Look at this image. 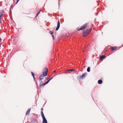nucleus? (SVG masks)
<instances>
[{
    "label": "nucleus",
    "mask_w": 123,
    "mask_h": 123,
    "mask_svg": "<svg viewBox=\"0 0 123 123\" xmlns=\"http://www.w3.org/2000/svg\"><path fill=\"white\" fill-rule=\"evenodd\" d=\"M50 81V80H48L46 82L44 83V84L45 85L47 84Z\"/></svg>",
    "instance_id": "f8f14e48"
},
{
    "label": "nucleus",
    "mask_w": 123,
    "mask_h": 123,
    "mask_svg": "<svg viewBox=\"0 0 123 123\" xmlns=\"http://www.w3.org/2000/svg\"><path fill=\"white\" fill-rule=\"evenodd\" d=\"M108 50L107 48H105L104 50V51L106 52Z\"/></svg>",
    "instance_id": "6ab92c4d"
},
{
    "label": "nucleus",
    "mask_w": 123,
    "mask_h": 123,
    "mask_svg": "<svg viewBox=\"0 0 123 123\" xmlns=\"http://www.w3.org/2000/svg\"><path fill=\"white\" fill-rule=\"evenodd\" d=\"M105 57V55H102L100 57V58L101 59H102L104 58Z\"/></svg>",
    "instance_id": "9b49d317"
},
{
    "label": "nucleus",
    "mask_w": 123,
    "mask_h": 123,
    "mask_svg": "<svg viewBox=\"0 0 123 123\" xmlns=\"http://www.w3.org/2000/svg\"><path fill=\"white\" fill-rule=\"evenodd\" d=\"M49 32L50 34H53V32L52 31H50Z\"/></svg>",
    "instance_id": "a211bd4d"
},
{
    "label": "nucleus",
    "mask_w": 123,
    "mask_h": 123,
    "mask_svg": "<svg viewBox=\"0 0 123 123\" xmlns=\"http://www.w3.org/2000/svg\"><path fill=\"white\" fill-rule=\"evenodd\" d=\"M19 0H17V2H16V4H17L18 2L19 1Z\"/></svg>",
    "instance_id": "aec40b11"
},
{
    "label": "nucleus",
    "mask_w": 123,
    "mask_h": 123,
    "mask_svg": "<svg viewBox=\"0 0 123 123\" xmlns=\"http://www.w3.org/2000/svg\"><path fill=\"white\" fill-rule=\"evenodd\" d=\"M44 76L42 74L40 77H39V79L40 80H42L44 77Z\"/></svg>",
    "instance_id": "0eeeda50"
},
{
    "label": "nucleus",
    "mask_w": 123,
    "mask_h": 123,
    "mask_svg": "<svg viewBox=\"0 0 123 123\" xmlns=\"http://www.w3.org/2000/svg\"><path fill=\"white\" fill-rule=\"evenodd\" d=\"M40 12V10L37 13V15H36V17H37L38 15H39V13Z\"/></svg>",
    "instance_id": "dca6fc26"
},
{
    "label": "nucleus",
    "mask_w": 123,
    "mask_h": 123,
    "mask_svg": "<svg viewBox=\"0 0 123 123\" xmlns=\"http://www.w3.org/2000/svg\"><path fill=\"white\" fill-rule=\"evenodd\" d=\"M3 15V14L2 13H1L0 14V20L1 21V17Z\"/></svg>",
    "instance_id": "4468645a"
},
{
    "label": "nucleus",
    "mask_w": 123,
    "mask_h": 123,
    "mask_svg": "<svg viewBox=\"0 0 123 123\" xmlns=\"http://www.w3.org/2000/svg\"><path fill=\"white\" fill-rule=\"evenodd\" d=\"M41 115L43 119V123H47V122L45 118L43 112L41 111Z\"/></svg>",
    "instance_id": "f03ea898"
},
{
    "label": "nucleus",
    "mask_w": 123,
    "mask_h": 123,
    "mask_svg": "<svg viewBox=\"0 0 123 123\" xmlns=\"http://www.w3.org/2000/svg\"><path fill=\"white\" fill-rule=\"evenodd\" d=\"M52 36L53 38V39H54V36L53 35H52Z\"/></svg>",
    "instance_id": "412c9836"
},
{
    "label": "nucleus",
    "mask_w": 123,
    "mask_h": 123,
    "mask_svg": "<svg viewBox=\"0 0 123 123\" xmlns=\"http://www.w3.org/2000/svg\"><path fill=\"white\" fill-rule=\"evenodd\" d=\"M53 78V77H51V78H50V79H49V80H50L52 79Z\"/></svg>",
    "instance_id": "4be33fe9"
},
{
    "label": "nucleus",
    "mask_w": 123,
    "mask_h": 123,
    "mask_svg": "<svg viewBox=\"0 0 123 123\" xmlns=\"http://www.w3.org/2000/svg\"><path fill=\"white\" fill-rule=\"evenodd\" d=\"M74 70V69H70L69 70V71H73Z\"/></svg>",
    "instance_id": "f3484780"
},
{
    "label": "nucleus",
    "mask_w": 123,
    "mask_h": 123,
    "mask_svg": "<svg viewBox=\"0 0 123 123\" xmlns=\"http://www.w3.org/2000/svg\"><path fill=\"white\" fill-rule=\"evenodd\" d=\"M30 111H31L30 109L29 108L26 112V115H27L28 114H29Z\"/></svg>",
    "instance_id": "423d86ee"
},
{
    "label": "nucleus",
    "mask_w": 123,
    "mask_h": 123,
    "mask_svg": "<svg viewBox=\"0 0 123 123\" xmlns=\"http://www.w3.org/2000/svg\"><path fill=\"white\" fill-rule=\"evenodd\" d=\"M31 73L32 74V75L34 79H35V78L34 76V74L32 72H31Z\"/></svg>",
    "instance_id": "2eb2a0df"
},
{
    "label": "nucleus",
    "mask_w": 123,
    "mask_h": 123,
    "mask_svg": "<svg viewBox=\"0 0 123 123\" xmlns=\"http://www.w3.org/2000/svg\"><path fill=\"white\" fill-rule=\"evenodd\" d=\"M87 26V24H85L82 26L79 29H78L77 30L78 31L82 30L84 29Z\"/></svg>",
    "instance_id": "20e7f679"
},
{
    "label": "nucleus",
    "mask_w": 123,
    "mask_h": 123,
    "mask_svg": "<svg viewBox=\"0 0 123 123\" xmlns=\"http://www.w3.org/2000/svg\"><path fill=\"white\" fill-rule=\"evenodd\" d=\"M60 23L59 20H58L57 22V26L56 29V30L57 31L59 29L60 27Z\"/></svg>",
    "instance_id": "39448f33"
},
{
    "label": "nucleus",
    "mask_w": 123,
    "mask_h": 123,
    "mask_svg": "<svg viewBox=\"0 0 123 123\" xmlns=\"http://www.w3.org/2000/svg\"><path fill=\"white\" fill-rule=\"evenodd\" d=\"M48 69L47 68H45L44 69V72H43V74H42L44 76L46 75L48 72Z\"/></svg>",
    "instance_id": "7ed1b4c3"
},
{
    "label": "nucleus",
    "mask_w": 123,
    "mask_h": 123,
    "mask_svg": "<svg viewBox=\"0 0 123 123\" xmlns=\"http://www.w3.org/2000/svg\"><path fill=\"white\" fill-rule=\"evenodd\" d=\"M86 73H84V74H83L81 76V78H83L85 77V76Z\"/></svg>",
    "instance_id": "1a4fd4ad"
},
{
    "label": "nucleus",
    "mask_w": 123,
    "mask_h": 123,
    "mask_svg": "<svg viewBox=\"0 0 123 123\" xmlns=\"http://www.w3.org/2000/svg\"><path fill=\"white\" fill-rule=\"evenodd\" d=\"M41 110H43V109L42 108L41 109Z\"/></svg>",
    "instance_id": "5701e85b"
},
{
    "label": "nucleus",
    "mask_w": 123,
    "mask_h": 123,
    "mask_svg": "<svg viewBox=\"0 0 123 123\" xmlns=\"http://www.w3.org/2000/svg\"><path fill=\"white\" fill-rule=\"evenodd\" d=\"M87 71L88 72H89L90 71V67H89L87 68Z\"/></svg>",
    "instance_id": "ddd939ff"
},
{
    "label": "nucleus",
    "mask_w": 123,
    "mask_h": 123,
    "mask_svg": "<svg viewBox=\"0 0 123 123\" xmlns=\"http://www.w3.org/2000/svg\"><path fill=\"white\" fill-rule=\"evenodd\" d=\"M102 82V81L101 80H99L98 82V83L99 84H101Z\"/></svg>",
    "instance_id": "9d476101"
},
{
    "label": "nucleus",
    "mask_w": 123,
    "mask_h": 123,
    "mask_svg": "<svg viewBox=\"0 0 123 123\" xmlns=\"http://www.w3.org/2000/svg\"><path fill=\"white\" fill-rule=\"evenodd\" d=\"M92 30V29H87L86 30L84 31L83 34L82 35L84 37H86L91 32Z\"/></svg>",
    "instance_id": "f257e3e1"
},
{
    "label": "nucleus",
    "mask_w": 123,
    "mask_h": 123,
    "mask_svg": "<svg viewBox=\"0 0 123 123\" xmlns=\"http://www.w3.org/2000/svg\"><path fill=\"white\" fill-rule=\"evenodd\" d=\"M116 47H112L111 48V50H113L116 49Z\"/></svg>",
    "instance_id": "6e6552de"
}]
</instances>
